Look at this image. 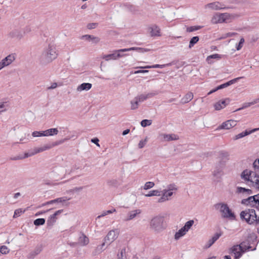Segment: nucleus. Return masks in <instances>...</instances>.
I'll use <instances>...</instances> for the list:
<instances>
[{
    "label": "nucleus",
    "mask_w": 259,
    "mask_h": 259,
    "mask_svg": "<svg viewBox=\"0 0 259 259\" xmlns=\"http://www.w3.org/2000/svg\"><path fill=\"white\" fill-rule=\"evenodd\" d=\"M240 216L242 221H245L249 225H254L258 219L255 211L253 209H246L242 211Z\"/></svg>",
    "instance_id": "1"
},
{
    "label": "nucleus",
    "mask_w": 259,
    "mask_h": 259,
    "mask_svg": "<svg viewBox=\"0 0 259 259\" xmlns=\"http://www.w3.org/2000/svg\"><path fill=\"white\" fill-rule=\"evenodd\" d=\"M57 57L56 48L53 46L49 45L46 50L44 51L41 55V61L45 63L52 62Z\"/></svg>",
    "instance_id": "2"
},
{
    "label": "nucleus",
    "mask_w": 259,
    "mask_h": 259,
    "mask_svg": "<svg viewBox=\"0 0 259 259\" xmlns=\"http://www.w3.org/2000/svg\"><path fill=\"white\" fill-rule=\"evenodd\" d=\"M253 170H244L241 174V178H259V158L253 163Z\"/></svg>",
    "instance_id": "3"
},
{
    "label": "nucleus",
    "mask_w": 259,
    "mask_h": 259,
    "mask_svg": "<svg viewBox=\"0 0 259 259\" xmlns=\"http://www.w3.org/2000/svg\"><path fill=\"white\" fill-rule=\"evenodd\" d=\"M214 207L216 209H220L223 218H229L231 220H234L235 219V215L229 208L227 204L218 203L214 204Z\"/></svg>",
    "instance_id": "4"
},
{
    "label": "nucleus",
    "mask_w": 259,
    "mask_h": 259,
    "mask_svg": "<svg viewBox=\"0 0 259 259\" xmlns=\"http://www.w3.org/2000/svg\"><path fill=\"white\" fill-rule=\"evenodd\" d=\"M164 218L160 216L153 218L150 222V228L154 232H160L165 228L163 224Z\"/></svg>",
    "instance_id": "5"
},
{
    "label": "nucleus",
    "mask_w": 259,
    "mask_h": 259,
    "mask_svg": "<svg viewBox=\"0 0 259 259\" xmlns=\"http://www.w3.org/2000/svg\"><path fill=\"white\" fill-rule=\"evenodd\" d=\"M17 54L15 53L10 54L0 61V67L3 69L11 65L15 61Z\"/></svg>",
    "instance_id": "6"
},
{
    "label": "nucleus",
    "mask_w": 259,
    "mask_h": 259,
    "mask_svg": "<svg viewBox=\"0 0 259 259\" xmlns=\"http://www.w3.org/2000/svg\"><path fill=\"white\" fill-rule=\"evenodd\" d=\"M230 17L229 14L227 13L215 14L211 19V22L213 24L221 23L226 22Z\"/></svg>",
    "instance_id": "7"
},
{
    "label": "nucleus",
    "mask_w": 259,
    "mask_h": 259,
    "mask_svg": "<svg viewBox=\"0 0 259 259\" xmlns=\"http://www.w3.org/2000/svg\"><path fill=\"white\" fill-rule=\"evenodd\" d=\"M136 51L139 53H144L148 52L149 51V49H148L146 48H140V47H132V48H130L117 50H116V52H118V54L120 55V56L119 57V58H121V57L126 56L127 55L125 54H121V53L128 52V51Z\"/></svg>",
    "instance_id": "8"
},
{
    "label": "nucleus",
    "mask_w": 259,
    "mask_h": 259,
    "mask_svg": "<svg viewBox=\"0 0 259 259\" xmlns=\"http://www.w3.org/2000/svg\"><path fill=\"white\" fill-rule=\"evenodd\" d=\"M205 8H208L213 10H221L228 9L230 7H225L224 4L219 2L209 3L205 6Z\"/></svg>",
    "instance_id": "9"
},
{
    "label": "nucleus",
    "mask_w": 259,
    "mask_h": 259,
    "mask_svg": "<svg viewBox=\"0 0 259 259\" xmlns=\"http://www.w3.org/2000/svg\"><path fill=\"white\" fill-rule=\"evenodd\" d=\"M42 245L41 244L37 245L34 249L29 252L27 254V257L28 259H34L38 255L42 250Z\"/></svg>",
    "instance_id": "10"
},
{
    "label": "nucleus",
    "mask_w": 259,
    "mask_h": 259,
    "mask_svg": "<svg viewBox=\"0 0 259 259\" xmlns=\"http://www.w3.org/2000/svg\"><path fill=\"white\" fill-rule=\"evenodd\" d=\"M237 121L234 120H228L226 121L223 122L218 127V130L225 129L229 130L234 127L237 124Z\"/></svg>",
    "instance_id": "11"
},
{
    "label": "nucleus",
    "mask_w": 259,
    "mask_h": 259,
    "mask_svg": "<svg viewBox=\"0 0 259 259\" xmlns=\"http://www.w3.org/2000/svg\"><path fill=\"white\" fill-rule=\"evenodd\" d=\"M175 193V192L168 191L167 189L163 190L161 191L162 196L158 199V202L161 203L169 200V197Z\"/></svg>",
    "instance_id": "12"
},
{
    "label": "nucleus",
    "mask_w": 259,
    "mask_h": 259,
    "mask_svg": "<svg viewBox=\"0 0 259 259\" xmlns=\"http://www.w3.org/2000/svg\"><path fill=\"white\" fill-rule=\"evenodd\" d=\"M118 232L117 230H111L105 238V242L108 241L110 244L118 237Z\"/></svg>",
    "instance_id": "13"
},
{
    "label": "nucleus",
    "mask_w": 259,
    "mask_h": 259,
    "mask_svg": "<svg viewBox=\"0 0 259 259\" xmlns=\"http://www.w3.org/2000/svg\"><path fill=\"white\" fill-rule=\"evenodd\" d=\"M238 245L240 247V250L242 251V253L249 250H254L256 249L255 247L252 248V247L250 245L247 241H243Z\"/></svg>",
    "instance_id": "14"
},
{
    "label": "nucleus",
    "mask_w": 259,
    "mask_h": 259,
    "mask_svg": "<svg viewBox=\"0 0 259 259\" xmlns=\"http://www.w3.org/2000/svg\"><path fill=\"white\" fill-rule=\"evenodd\" d=\"M120 56L118 54V52H116V50L113 51V53L108 54V55H104L102 57V58L104 59L105 60L108 61L111 60H115L119 58V57Z\"/></svg>",
    "instance_id": "15"
},
{
    "label": "nucleus",
    "mask_w": 259,
    "mask_h": 259,
    "mask_svg": "<svg viewBox=\"0 0 259 259\" xmlns=\"http://www.w3.org/2000/svg\"><path fill=\"white\" fill-rule=\"evenodd\" d=\"M256 195L250 196L246 199H243L241 201V203L244 205H250L255 206Z\"/></svg>",
    "instance_id": "16"
},
{
    "label": "nucleus",
    "mask_w": 259,
    "mask_h": 259,
    "mask_svg": "<svg viewBox=\"0 0 259 259\" xmlns=\"http://www.w3.org/2000/svg\"><path fill=\"white\" fill-rule=\"evenodd\" d=\"M236 193L238 194H241L243 196H247L252 194L251 190L246 189L241 187H237Z\"/></svg>",
    "instance_id": "17"
},
{
    "label": "nucleus",
    "mask_w": 259,
    "mask_h": 259,
    "mask_svg": "<svg viewBox=\"0 0 259 259\" xmlns=\"http://www.w3.org/2000/svg\"><path fill=\"white\" fill-rule=\"evenodd\" d=\"M62 212L63 209L58 210L53 214L51 215L47 220V225L48 226H53L54 223L56 222V216L61 214Z\"/></svg>",
    "instance_id": "18"
},
{
    "label": "nucleus",
    "mask_w": 259,
    "mask_h": 259,
    "mask_svg": "<svg viewBox=\"0 0 259 259\" xmlns=\"http://www.w3.org/2000/svg\"><path fill=\"white\" fill-rule=\"evenodd\" d=\"M231 252L235 255V259H239L242 255L238 245L233 246L231 249Z\"/></svg>",
    "instance_id": "19"
},
{
    "label": "nucleus",
    "mask_w": 259,
    "mask_h": 259,
    "mask_svg": "<svg viewBox=\"0 0 259 259\" xmlns=\"http://www.w3.org/2000/svg\"><path fill=\"white\" fill-rule=\"evenodd\" d=\"M225 163L223 162H220L219 165L213 170V176L216 177L221 176L223 174V169Z\"/></svg>",
    "instance_id": "20"
},
{
    "label": "nucleus",
    "mask_w": 259,
    "mask_h": 259,
    "mask_svg": "<svg viewBox=\"0 0 259 259\" xmlns=\"http://www.w3.org/2000/svg\"><path fill=\"white\" fill-rule=\"evenodd\" d=\"M259 130V127L258 128H253L252 129V130L250 131H248L247 130H245L244 132H243L235 136V138H234V140H238L239 139H240V138H243L244 137L246 136H247L248 135H250L256 131H257Z\"/></svg>",
    "instance_id": "21"
},
{
    "label": "nucleus",
    "mask_w": 259,
    "mask_h": 259,
    "mask_svg": "<svg viewBox=\"0 0 259 259\" xmlns=\"http://www.w3.org/2000/svg\"><path fill=\"white\" fill-rule=\"evenodd\" d=\"M141 213V210L140 209H135L132 211H130L128 214L127 218L124 219L125 221H128L133 220L135 217H137L138 214H139Z\"/></svg>",
    "instance_id": "22"
},
{
    "label": "nucleus",
    "mask_w": 259,
    "mask_h": 259,
    "mask_svg": "<svg viewBox=\"0 0 259 259\" xmlns=\"http://www.w3.org/2000/svg\"><path fill=\"white\" fill-rule=\"evenodd\" d=\"M242 78H243V77H239L234 78L233 79H232L225 83H223V84H222L219 85L218 87H217V89L221 90V89H223L224 88H227L228 86L235 83L238 80H239L240 79H241Z\"/></svg>",
    "instance_id": "23"
},
{
    "label": "nucleus",
    "mask_w": 259,
    "mask_h": 259,
    "mask_svg": "<svg viewBox=\"0 0 259 259\" xmlns=\"http://www.w3.org/2000/svg\"><path fill=\"white\" fill-rule=\"evenodd\" d=\"M10 107V103L8 101L0 100V114L7 111Z\"/></svg>",
    "instance_id": "24"
},
{
    "label": "nucleus",
    "mask_w": 259,
    "mask_h": 259,
    "mask_svg": "<svg viewBox=\"0 0 259 259\" xmlns=\"http://www.w3.org/2000/svg\"><path fill=\"white\" fill-rule=\"evenodd\" d=\"M33 156V154L32 153V151H30L29 152H26L24 153L23 155H19L14 157H12L10 159L12 160H17L23 159L30 156Z\"/></svg>",
    "instance_id": "25"
},
{
    "label": "nucleus",
    "mask_w": 259,
    "mask_h": 259,
    "mask_svg": "<svg viewBox=\"0 0 259 259\" xmlns=\"http://www.w3.org/2000/svg\"><path fill=\"white\" fill-rule=\"evenodd\" d=\"M89 242V238L83 233H81L78 238V243L82 246H84L87 245Z\"/></svg>",
    "instance_id": "26"
},
{
    "label": "nucleus",
    "mask_w": 259,
    "mask_h": 259,
    "mask_svg": "<svg viewBox=\"0 0 259 259\" xmlns=\"http://www.w3.org/2000/svg\"><path fill=\"white\" fill-rule=\"evenodd\" d=\"M193 98V94L192 92H189L181 99V103L183 104L189 102Z\"/></svg>",
    "instance_id": "27"
},
{
    "label": "nucleus",
    "mask_w": 259,
    "mask_h": 259,
    "mask_svg": "<svg viewBox=\"0 0 259 259\" xmlns=\"http://www.w3.org/2000/svg\"><path fill=\"white\" fill-rule=\"evenodd\" d=\"M82 38L85 39L89 41H92L95 44L98 43L100 40V39L99 37L89 34L83 35L82 36Z\"/></svg>",
    "instance_id": "28"
},
{
    "label": "nucleus",
    "mask_w": 259,
    "mask_h": 259,
    "mask_svg": "<svg viewBox=\"0 0 259 259\" xmlns=\"http://www.w3.org/2000/svg\"><path fill=\"white\" fill-rule=\"evenodd\" d=\"M92 84L90 83H82L77 87L78 91H89L91 89Z\"/></svg>",
    "instance_id": "29"
},
{
    "label": "nucleus",
    "mask_w": 259,
    "mask_h": 259,
    "mask_svg": "<svg viewBox=\"0 0 259 259\" xmlns=\"http://www.w3.org/2000/svg\"><path fill=\"white\" fill-rule=\"evenodd\" d=\"M162 136L164 140L167 141L177 140L179 139V136L175 134H163Z\"/></svg>",
    "instance_id": "30"
},
{
    "label": "nucleus",
    "mask_w": 259,
    "mask_h": 259,
    "mask_svg": "<svg viewBox=\"0 0 259 259\" xmlns=\"http://www.w3.org/2000/svg\"><path fill=\"white\" fill-rule=\"evenodd\" d=\"M151 34L153 36H160V29L157 25H153L151 27Z\"/></svg>",
    "instance_id": "31"
},
{
    "label": "nucleus",
    "mask_w": 259,
    "mask_h": 259,
    "mask_svg": "<svg viewBox=\"0 0 259 259\" xmlns=\"http://www.w3.org/2000/svg\"><path fill=\"white\" fill-rule=\"evenodd\" d=\"M226 101L227 100H224L217 102L214 105L215 109L217 110H220L221 109L225 108L227 104V103H226Z\"/></svg>",
    "instance_id": "32"
},
{
    "label": "nucleus",
    "mask_w": 259,
    "mask_h": 259,
    "mask_svg": "<svg viewBox=\"0 0 259 259\" xmlns=\"http://www.w3.org/2000/svg\"><path fill=\"white\" fill-rule=\"evenodd\" d=\"M51 147H52L51 146L46 145L41 148H36L31 151H32V153L33 154V155H34L35 154H36L37 153H38L42 152L44 151L48 150V149L51 148Z\"/></svg>",
    "instance_id": "33"
},
{
    "label": "nucleus",
    "mask_w": 259,
    "mask_h": 259,
    "mask_svg": "<svg viewBox=\"0 0 259 259\" xmlns=\"http://www.w3.org/2000/svg\"><path fill=\"white\" fill-rule=\"evenodd\" d=\"M187 232V230L183 227L178 231V232L176 233L175 235V239H179L180 238L185 235Z\"/></svg>",
    "instance_id": "34"
},
{
    "label": "nucleus",
    "mask_w": 259,
    "mask_h": 259,
    "mask_svg": "<svg viewBox=\"0 0 259 259\" xmlns=\"http://www.w3.org/2000/svg\"><path fill=\"white\" fill-rule=\"evenodd\" d=\"M221 234L216 233L214 236L208 240L207 242V247H210L220 237Z\"/></svg>",
    "instance_id": "35"
},
{
    "label": "nucleus",
    "mask_w": 259,
    "mask_h": 259,
    "mask_svg": "<svg viewBox=\"0 0 259 259\" xmlns=\"http://www.w3.org/2000/svg\"><path fill=\"white\" fill-rule=\"evenodd\" d=\"M9 36L11 38L20 39L22 37V35L20 33L18 30H15L9 33Z\"/></svg>",
    "instance_id": "36"
},
{
    "label": "nucleus",
    "mask_w": 259,
    "mask_h": 259,
    "mask_svg": "<svg viewBox=\"0 0 259 259\" xmlns=\"http://www.w3.org/2000/svg\"><path fill=\"white\" fill-rule=\"evenodd\" d=\"M161 195V191L158 190H154L150 191L148 194H145L146 197H151L153 196H159Z\"/></svg>",
    "instance_id": "37"
},
{
    "label": "nucleus",
    "mask_w": 259,
    "mask_h": 259,
    "mask_svg": "<svg viewBox=\"0 0 259 259\" xmlns=\"http://www.w3.org/2000/svg\"><path fill=\"white\" fill-rule=\"evenodd\" d=\"M258 102H259V98L254 100L253 102H251L245 103L243 104L242 107L238 109V110H241V109H243L244 108H248L252 105L257 103Z\"/></svg>",
    "instance_id": "38"
},
{
    "label": "nucleus",
    "mask_w": 259,
    "mask_h": 259,
    "mask_svg": "<svg viewBox=\"0 0 259 259\" xmlns=\"http://www.w3.org/2000/svg\"><path fill=\"white\" fill-rule=\"evenodd\" d=\"M139 102L137 100H136V97L131 101V108L132 110H135L138 108L139 106Z\"/></svg>",
    "instance_id": "39"
},
{
    "label": "nucleus",
    "mask_w": 259,
    "mask_h": 259,
    "mask_svg": "<svg viewBox=\"0 0 259 259\" xmlns=\"http://www.w3.org/2000/svg\"><path fill=\"white\" fill-rule=\"evenodd\" d=\"M246 180L248 183L251 184L252 186L256 189H259V179H256L255 182L252 181V179H244Z\"/></svg>",
    "instance_id": "40"
},
{
    "label": "nucleus",
    "mask_w": 259,
    "mask_h": 259,
    "mask_svg": "<svg viewBox=\"0 0 259 259\" xmlns=\"http://www.w3.org/2000/svg\"><path fill=\"white\" fill-rule=\"evenodd\" d=\"M199 39L198 36L193 37L190 40L189 48H191L193 47L199 41Z\"/></svg>",
    "instance_id": "41"
},
{
    "label": "nucleus",
    "mask_w": 259,
    "mask_h": 259,
    "mask_svg": "<svg viewBox=\"0 0 259 259\" xmlns=\"http://www.w3.org/2000/svg\"><path fill=\"white\" fill-rule=\"evenodd\" d=\"M45 222H46V220L45 219L39 218V219H37L35 220H34L33 224L34 225H35L36 226H40V225H43L44 224H45Z\"/></svg>",
    "instance_id": "42"
},
{
    "label": "nucleus",
    "mask_w": 259,
    "mask_h": 259,
    "mask_svg": "<svg viewBox=\"0 0 259 259\" xmlns=\"http://www.w3.org/2000/svg\"><path fill=\"white\" fill-rule=\"evenodd\" d=\"M107 183L109 186L115 187H118L119 185V183L117 181V179H109Z\"/></svg>",
    "instance_id": "43"
},
{
    "label": "nucleus",
    "mask_w": 259,
    "mask_h": 259,
    "mask_svg": "<svg viewBox=\"0 0 259 259\" xmlns=\"http://www.w3.org/2000/svg\"><path fill=\"white\" fill-rule=\"evenodd\" d=\"M116 210L115 208H112L110 210H106V211H103L102 213V214L100 215H99L97 218H100L101 217H104L108 214L112 213L113 212H116Z\"/></svg>",
    "instance_id": "44"
},
{
    "label": "nucleus",
    "mask_w": 259,
    "mask_h": 259,
    "mask_svg": "<svg viewBox=\"0 0 259 259\" xmlns=\"http://www.w3.org/2000/svg\"><path fill=\"white\" fill-rule=\"evenodd\" d=\"M202 28L201 26H192L187 28V31L189 32H193L200 29Z\"/></svg>",
    "instance_id": "45"
},
{
    "label": "nucleus",
    "mask_w": 259,
    "mask_h": 259,
    "mask_svg": "<svg viewBox=\"0 0 259 259\" xmlns=\"http://www.w3.org/2000/svg\"><path fill=\"white\" fill-rule=\"evenodd\" d=\"M194 224V221L193 220H190L188 222H187L184 226L183 227L188 232V230L191 228V227L193 226Z\"/></svg>",
    "instance_id": "46"
},
{
    "label": "nucleus",
    "mask_w": 259,
    "mask_h": 259,
    "mask_svg": "<svg viewBox=\"0 0 259 259\" xmlns=\"http://www.w3.org/2000/svg\"><path fill=\"white\" fill-rule=\"evenodd\" d=\"M152 124V120L148 119H144L141 121V125L143 127H146L147 126L150 125Z\"/></svg>",
    "instance_id": "47"
},
{
    "label": "nucleus",
    "mask_w": 259,
    "mask_h": 259,
    "mask_svg": "<svg viewBox=\"0 0 259 259\" xmlns=\"http://www.w3.org/2000/svg\"><path fill=\"white\" fill-rule=\"evenodd\" d=\"M166 189L168 190V191H173L176 193L178 190V187L175 184H172L168 185Z\"/></svg>",
    "instance_id": "48"
},
{
    "label": "nucleus",
    "mask_w": 259,
    "mask_h": 259,
    "mask_svg": "<svg viewBox=\"0 0 259 259\" xmlns=\"http://www.w3.org/2000/svg\"><path fill=\"white\" fill-rule=\"evenodd\" d=\"M24 212L25 210H23L21 208L16 209L14 211L13 218H16L20 216L22 213H24Z\"/></svg>",
    "instance_id": "49"
},
{
    "label": "nucleus",
    "mask_w": 259,
    "mask_h": 259,
    "mask_svg": "<svg viewBox=\"0 0 259 259\" xmlns=\"http://www.w3.org/2000/svg\"><path fill=\"white\" fill-rule=\"evenodd\" d=\"M220 157L222 159H228L229 155V153L226 151H222L219 153Z\"/></svg>",
    "instance_id": "50"
},
{
    "label": "nucleus",
    "mask_w": 259,
    "mask_h": 259,
    "mask_svg": "<svg viewBox=\"0 0 259 259\" xmlns=\"http://www.w3.org/2000/svg\"><path fill=\"white\" fill-rule=\"evenodd\" d=\"M10 251V250L8 249V248L5 245L2 246L0 247V253L6 254H8Z\"/></svg>",
    "instance_id": "51"
},
{
    "label": "nucleus",
    "mask_w": 259,
    "mask_h": 259,
    "mask_svg": "<svg viewBox=\"0 0 259 259\" xmlns=\"http://www.w3.org/2000/svg\"><path fill=\"white\" fill-rule=\"evenodd\" d=\"M136 100H137L139 103L143 102L147 100L145 94H141L139 96H137V97H136Z\"/></svg>",
    "instance_id": "52"
},
{
    "label": "nucleus",
    "mask_w": 259,
    "mask_h": 259,
    "mask_svg": "<svg viewBox=\"0 0 259 259\" xmlns=\"http://www.w3.org/2000/svg\"><path fill=\"white\" fill-rule=\"evenodd\" d=\"M70 200V198H67L66 197H60L58 198L57 199H54V203H61L63 202H65L66 200Z\"/></svg>",
    "instance_id": "53"
},
{
    "label": "nucleus",
    "mask_w": 259,
    "mask_h": 259,
    "mask_svg": "<svg viewBox=\"0 0 259 259\" xmlns=\"http://www.w3.org/2000/svg\"><path fill=\"white\" fill-rule=\"evenodd\" d=\"M49 132V135L50 136H52L54 135H56L58 133V130L57 128H52L48 129V133Z\"/></svg>",
    "instance_id": "54"
},
{
    "label": "nucleus",
    "mask_w": 259,
    "mask_h": 259,
    "mask_svg": "<svg viewBox=\"0 0 259 259\" xmlns=\"http://www.w3.org/2000/svg\"><path fill=\"white\" fill-rule=\"evenodd\" d=\"M154 186V183L152 182H148L146 183L144 186V189L145 190H148L151 188H152Z\"/></svg>",
    "instance_id": "55"
},
{
    "label": "nucleus",
    "mask_w": 259,
    "mask_h": 259,
    "mask_svg": "<svg viewBox=\"0 0 259 259\" xmlns=\"http://www.w3.org/2000/svg\"><path fill=\"white\" fill-rule=\"evenodd\" d=\"M221 58V56L218 54H212L211 55H210L207 57V60L209 61V60L210 59H220Z\"/></svg>",
    "instance_id": "56"
},
{
    "label": "nucleus",
    "mask_w": 259,
    "mask_h": 259,
    "mask_svg": "<svg viewBox=\"0 0 259 259\" xmlns=\"http://www.w3.org/2000/svg\"><path fill=\"white\" fill-rule=\"evenodd\" d=\"M125 252H126L125 248H122L120 252L117 254L118 258L119 259H124L123 256H124V254H125Z\"/></svg>",
    "instance_id": "57"
},
{
    "label": "nucleus",
    "mask_w": 259,
    "mask_h": 259,
    "mask_svg": "<svg viewBox=\"0 0 259 259\" xmlns=\"http://www.w3.org/2000/svg\"><path fill=\"white\" fill-rule=\"evenodd\" d=\"M32 135L34 137H43V133L42 131H34L32 133Z\"/></svg>",
    "instance_id": "58"
},
{
    "label": "nucleus",
    "mask_w": 259,
    "mask_h": 259,
    "mask_svg": "<svg viewBox=\"0 0 259 259\" xmlns=\"http://www.w3.org/2000/svg\"><path fill=\"white\" fill-rule=\"evenodd\" d=\"M158 94V92L157 91H154L153 92L149 93L148 94H145V96L146 97L147 99L151 98L154 96L157 95Z\"/></svg>",
    "instance_id": "59"
},
{
    "label": "nucleus",
    "mask_w": 259,
    "mask_h": 259,
    "mask_svg": "<svg viewBox=\"0 0 259 259\" xmlns=\"http://www.w3.org/2000/svg\"><path fill=\"white\" fill-rule=\"evenodd\" d=\"M125 6H126L127 8V9L131 12H134L135 11L137 10L136 8L133 5H131L128 4H125Z\"/></svg>",
    "instance_id": "60"
},
{
    "label": "nucleus",
    "mask_w": 259,
    "mask_h": 259,
    "mask_svg": "<svg viewBox=\"0 0 259 259\" xmlns=\"http://www.w3.org/2000/svg\"><path fill=\"white\" fill-rule=\"evenodd\" d=\"M170 63L166 64H162V65L155 64V65H152V67H153V68H164L166 66H170Z\"/></svg>",
    "instance_id": "61"
},
{
    "label": "nucleus",
    "mask_w": 259,
    "mask_h": 259,
    "mask_svg": "<svg viewBox=\"0 0 259 259\" xmlns=\"http://www.w3.org/2000/svg\"><path fill=\"white\" fill-rule=\"evenodd\" d=\"M244 42V39L243 38H241L239 41V44L236 47L237 50H239L242 47L243 44Z\"/></svg>",
    "instance_id": "62"
},
{
    "label": "nucleus",
    "mask_w": 259,
    "mask_h": 259,
    "mask_svg": "<svg viewBox=\"0 0 259 259\" xmlns=\"http://www.w3.org/2000/svg\"><path fill=\"white\" fill-rule=\"evenodd\" d=\"M147 143V139H145L144 140H141L138 144L139 148H143Z\"/></svg>",
    "instance_id": "63"
},
{
    "label": "nucleus",
    "mask_w": 259,
    "mask_h": 259,
    "mask_svg": "<svg viewBox=\"0 0 259 259\" xmlns=\"http://www.w3.org/2000/svg\"><path fill=\"white\" fill-rule=\"evenodd\" d=\"M256 203H255V207L256 209L259 210V193L256 195Z\"/></svg>",
    "instance_id": "64"
}]
</instances>
